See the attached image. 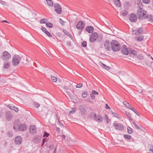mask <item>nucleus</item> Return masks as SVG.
<instances>
[{
    "mask_svg": "<svg viewBox=\"0 0 153 153\" xmlns=\"http://www.w3.org/2000/svg\"><path fill=\"white\" fill-rule=\"evenodd\" d=\"M20 123L19 120L18 119L14 121L13 124V128L15 131H17V128L19 127Z\"/></svg>",
    "mask_w": 153,
    "mask_h": 153,
    "instance_id": "obj_16",
    "label": "nucleus"
},
{
    "mask_svg": "<svg viewBox=\"0 0 153 153\" xmlns=\"http://www.w3.org/2000/svg\"><path fill=\"white\" fill-rule=\"evenodd\" d=\"M30 132V133L33 134L36 132V129L35 126L31 125L29 128Z\"/></svg>",
    "mask_w": 153,
    "mask_h": 153,
    "instance_id": "obj_18",
    "label": "nucleus"
},
{
    "mask_svg": "<svg viewBox=\"0 0 153 153\" xmlns=\"http://www.w3.org/2000/svg\"><path fill=\"white\" fill-rule=\"evenodd\" d=\"M10 66V63L8 61L5 62L4 63V68H7Z\"/></svg>",
    "mask_w": 153,
    "mask_h": 153,
    "instance_id": "obj_30",
    "label": "nucleus"
},
{
    "mask_svg": "<svg viewBox=\"0 0 153 153\" xmlns=\"http://www.w3.org/2000/svg\"><path fill=\"white\" fill-rule=\"evenodd\" d=\"M33 105L34 106L38 108L40 106V104L37 102H33Z\"/></svg>",
    "mask_w": 153,
    "mask_h": 153,
    "instance_id": "obj_34",
    "label": "nucleus"
},
{
    "mask_svg": "<svg viewBox=\"0 0 153 153\" xmlns=\"http://www.w3.org/2000/svg\"><path fill=\"white\" fill-rule=\"evenodd\" d=\"M40 20V23L41 24H45V22L44 20Z\"/></svg>",
    "mask_w": 153,
    "mask_h": 153,
    "instance_id": "obj_56",
    "label": "nucleus"
},
{
    "mask_svg": "<svg viewBox=\"0 0 153 153\" xmlns=\"http://www.w3.org/2000/svg\"><path fill=\"white\" fill-rule=\"evenodd\" d=\"M87 95V93L85 91H84L82 93V96L83 98H85L86 97Z\"/></svg>",
    "mask_w": 153,
    "mask_h": 153,
    "instance_id": "obj_39",
    "label": "nucleus"
},
{
    "mask_svg": "<svg viewBox=\"0 0 153 153\" xmlns=\"http://www.w3.org/2000/svg\"><path fill=\"white\" fill-rule=\"evenodd\" d=\"M49 134L48 133L45 132L44 134L43 135V137H46V138L48 137L49 136Z\"/></svg>",
    "mask_w": 153,
    "mask_h": 153,
    "instance_id": "obj_51",
    "label": "nucleus"
},
{
    "mask_svg": "<svg viewBox=\"0 0 153 153\" xmlns=\"http://www.w3.org/2000/svg\"><path fill=\"white\" fill-rule=\"evenodd\" d=\"M149 151H151L152 153H153V146L152 145H150L149 146Z\"/></svg>",
    "mask_w": 153,
    "mask_h": 153,
    "instance_id": "obj_40",
    "label": "nucleus"
},
{
    "mask_svg": "<svg viewBox=\"0 0 153 153\" xmlns=\"http://www.w3.org/2000/svg\"><path fill=\"white\" fill-rule=\"evenodd\" d=\"M92 91L94 92V94L98 95L99 94V93L98 92H97L94 90H92Z\"/></svg>",
    "mask_w": 153,
    "mask_h": 153,
    "instance_id": "obj_59",
    "label": "nucleus"
},
{
    "mask_svg": "<svg viewBox=\"0 0 153 153\" xmlns=\"http://www.w3.org/2000/svg\"><path fill=\"white\" fill-rule=\"evenodd\" d=\"M137 5L139 9L137 10V14L139 19H153V15L147 14V12L143 10L141 8L143 5L141 0L137 1Z\"/></svg>",
    "mask_w": 153,
    "mask_h": 153,
    "instance_id": "obj_1",
    "label": "nucleus"
},
{
    "mask_svg": "<svg viewBox=\"0 0 153 153\" xmlns=\"http://www.w3.org/2000/svg\"><path fill=\"white\" fill-rule=\"evenodd\" d=\"M132 123L134 125L135 128L137 129H140V128L139 126H138L137 124L134 121L132 122Z\"/></svg>",
    "mask_w": 153,
    "mask_h": 153,
    "instance_id": "obj_38",
    "label": "nucleus"
},
{
    "mask_svg": "<svg viewBox=\"0 0 153 153\" xmlns=\"http://www.w3.org/2000/svg\"><path fill=\"white\" fill-rule=\"evenodd\" d=\"M150 0H142V2L143 3L148 4L150 2Z\"/></svg>",
    "mask_w": 153,
    "mask_h": 153,
    "instance_id": "obj_47",
    "label": "nucleus"
},
{
    "mask_svg": "<svg viewBox=\"0 0 153 153\" xmlns=\"http://www.w3.org/2000/svg\"><path fill=\"white\" fill-rule=\"evenodd\" d=\"M51 79L54 82H56L57 81V79L56 77L51 76Z\"/></svg>",
    "mask_w": 153,
    "mask_h": 153,
    "instance_id": "obj_35",
    "label": "nucleus"
},
{
    "mask_svg": "<svg viewBox=\"0 0 153 153\" xmlns=\"http://www.w3.org/2000/svg\"><path fill=\"white\" fill-rule=\"evenodd\" d=\"M124 137L126 139L129 140L131 138V137L130 135L128 134L124 135Z\"/></svg>",
    "mask_w": 153,
    "mask_h": 153,
    "instance_id": "obj_37",
    "label": "nucleus"
},
{
    "mask_svg": "<svg viewBox=\"0 0 153 153\" xmlns=\"http://www.w3.org/2000/svg\"><path fill=\"white\" fill-rule=\"evenodd\" d=\"M59 22L62 25H64L65 22L63 21V20H59Z\"/></svg>",
    "mask_w": 153,
    "mask_h": 153,
    "instance_id": "obj_52",
    "label": "nucleus"
},
{
    "mask_svg": "<svg viewBox=\"0 0 153 153\" xmlns=\"http://www.w3.org/2000/svg\"><path fill=\"white\" fill-rule=\"evenodd\" d=\"M68 46H70L71 45V43L70 42L68 41L66 42Z\"/></svg>",
    "mask_w": 153,
    "mask_h": 153,
    "instance_id": "obj_58",
    "label": "nucleus"
},
{
    "mask_svg": "<svg viewBox=\"0 0 153 153\" xmlns=\"http://www.w3.org/2000/svg\"><path fill=\"white\" fill-rule=\"evenodd\" d=\"M21 60V58L18 55H14L13 56L12 62L13 65L16 66L18 65L20 63Z\"/></svg>",
    "mask_w": 153,
    "mask_h": 153,
    "instance_id": "obj_4",
    "label": "nucleus"
},
{
    "mask_svg": "<svg viewBox=\"0 0 153 153\" xmlns=\"http://www.w3.org/2000/svg\"><path fill=\"white\" fill-rule=\"evenodd\" d=\"M131 4L128 1H126L123 4L124 8L126 10H128L130 7Z\"/></svg>",
    "mask_w": 153,
    "mask_h": 153,
    "instance_id": "obj_21",
    "label": "nucleus"
},
{
    "mask_svg": "<svg viewBox=\"0 0 153 153\" xmlns=\"http://www.w3.org/2000/svg\"><path fill=\"white\" fill-rule=\"evenodd\" d=\"M128 54L131 56L133 57L136 55L137 54V51L132 50L130 48H129V51L128 52Z\"/></svg>",
    "mask_w": 153,
    "mask_h": 153,
    "instance_id": "obj_20",
    "label": "nucleus"
},
{
    "mask_svg": "<svg viewBox=\"0 0 153 153\" xmlns=\"http://www.w3.org/2000/svg\"><path fill=\"white\" fill-rule=\"evenodd\" d=\"M100 65L102 68L106 70H109L110 68V67L107 66L105 64H104L102 62L100 63Z\"/></svg>",
    "mask_w": 153,
    "mask_h": 153,
    "instance_id": "obj_29",
    "label": "nucleus"
},
{
    "mask_svg": "<svg viewBox=\"0 0 153 153\" xmlns=\"http://www.w3.org/2000/svg\"><path fill=\"white\" fill-rule=\"evenodd\" d=\"M63 32L67 35L71 39H73V37L72 35L66 30L63 29Z\"/></svg>",
    "mask_w": 153,
    "mask_h": 153,
    "instance_id": "obj_28",
    "label": "nucleus"
},
{
    "mask_svg": "<svg viewBox=\"0 0 153 153\" xmlns=\"http://www.w3.org/2000/svg\"><path fill=\"white\" fill-rule=\"evenodd\" d=\"M50 148L51 150H53V149H54V152L56 151V148L54 147V146L53 145H51L50 146Z\"/></svg>",
    "mask_w": 153,
    "mask_h": 153,
    "instance_id": "obj_45",
    "label": "nucleus"
},
{
    "mask_svg": "<svg viewBox=\"0 0 153 153\" xmlns=\"http://www.w3.org/2000/svg\"><path fill=\"white\" fill-rule=\"evenodd\" d=\"M27 126L25 123L21 124L19 125V127L17 128V131H23L26 130L27 128Z\"/></svg>",
    "mask_w": 153,
    "mask_h": 153,
    "instance_id": "obj_10",
    "label": "nucleus"
},
{
    "mask_svg": "<svg viewBox=\"0 0 153 153\" xmlns=\"http://www.w3.org/2000/svg\"><path fill=\"white\" fill-rule=\"evenodd\" d=\"M114 3L117 7H121V4L120 0H112Z\"/></svg>",
    "mask_w": 153,
    "mask_h": 153,
    "instance_id": "obj_26",
    "label": "nucleus"
},
{
    "mask_svg": "<svg viewBox=\"0 0 153 153\" xmlns=\"http://www.w3.org/2000/svg\"><path fill=\"white\" fill-rule=\"evenodd\" d=\"M114 128L116 130L122 131L124 129V126L120 123H117L116 124L113 123V124Z\"/></svg>",
    "mask_w": 153,
    "mask_h": 153,
    "instance_id": "obj_8",
    "label": "nucleus"
},
{
    "mask_svg": "<svg viewBox=\"0 0 153 153\" xmlns=\"http://www.w3.org/2000/svg\"><path fill=\"white\" fill-rule=\"evenodd\" d=\"M79 107L82 115L86 114L87 108L85 105L83 104L79 105Z\"/></svg>",
    "mask_w": 153,
    "mask_h": 153,
    "instance_id": "obj_7",
    "label": "nucleus"
},
{
    "mask_svg": "<svg viewBox=\"0 0 153 153\" xmlns=\"http://www.w3.org/2000/svg\"><path fill=\"white\" fill-rule=\"evenodd\" d=\"M129 48L128 49L126 45H123L122 47L121 52L123 54L125 55H127L128 54Z\"/></svg>",
    "mask_w": 153,
    "mask_h": 153,
    "instance_id": "obj_14",
    "label": "nucleus"
},
{
    "mask_svg": "<svg viewBox=\"0 0 153 153\" xmlns=\"http://www.w3.org/2000/svg\"><path fill=\"white\" fill-rule=\"evenodd\" d=\"M105 106H106L105 108L106 109H110V108L109 106L107 104H106Z\"/></svg>",
    "mask_w": 153,
    "mask_h": 153,
    "instance_id": "obj_60",
    "label": "nucleus"
},
{
    "mask_svg": "<svg viewBox=\"0 0 153 153\" xmlns=\"http://www.w3.org/2000/svg\"><path fill=\"white\" fill-rule=\"evenodd\" d=\"M47 3L48 5L51 7H53V3L52 0H46Z\"/></svg>",
    "mask_w": 153,
    "mask_h": 153,
    "instance_id": "obj_31",
    "label": "nucleus"
},
{
    "mask_svg": "<svg viewBox=\"0 0 153 153\" xmlns=\"http://www.w3.org/2000/svg\"><path fill=\"white\" fill-rule=\"evenodd\" d=\"M41 30L45 33L49 37H51L52 36V35L50 33L49 31H48L46 28L42 26L41 28Z\"/></svg>",
    "mask_w": 153,
    "mask_h": 153,
    "instance_id": "obj_22",
    "label": "nucleus"
},
{
    "mask_svg": "<svg viewBox=\"0 0 153 153\" xmlns=\"http://www.w3.org/2000/svg\"><path fill=\"white\" fill-rule=\"evenodd\" d=\"M131 110L133 111L138 116H140V115L138 113L137 111L134 108H131Z\"/></svg>",
    "mask_w": 153,
    "mask_h": 153,
    "instance_id": "obj_42",
    "label": "nucleus"
},
{
    "mask_svg": "<svg viewBox=\"0 0 153 153\" xmlns=\"http://www.w3.org/2000/svg\"><path fill=\"white\" fill-rule=\"evenodd\" d=\"M138 58L140 59H143V56L141 55H138Z\"/></svg>",
    "mask_w": 153,
    "mask_h": 153,
    "instance_id": "obj_57",
    "label": "nucleus"
},
{
    "mask_svg": "<svg viewBox=\"0 0 153 153\" xmlns=\"http://www.w3.org/2000/svg\"><path fill=\"white\" fill-rule=\"evenodd\" d=\"M137 20H129L130 21L132 22H135Z\"/></svg>",
    "mask_w": 153,
    "mask_h": 153,
    "instance_id": "obj_61",
    "label": "nucleus"
},
{
    "mask_svg": "<svg viewBox=\"0 0 153 153\" xmlns=\"http://www.w3.org/2000/svg\"><path fill=\"white\" fill-rule=\"evenodd\" d=\"M82 46L83 47H85L87 46V43L85 41H83L82 43Z\"/></svg>",
    "mask_w": 153,
    "mask_h": 153,
    "instance_id": "obj_50",
    "label": "nucleus"
},
{
    "mask_svg": "<svg viewBox=\"0 0 153 153\" xmlns=\"http://www.w3.org/2000/svg\"><path fill=\"white\" fill-rule=\"evenodd\" d=\"M56 130L58 132H59L60 131L59 128L56 127Z\"/></svg>",
    "mask_w": 153,
    "mask_h": 153,
    "instance_id": "obj_62",
    "label": "nucleus"
},
{
    "mask_svg": "<svg viewBox=\"0 0 153 153\" xmlns=\"http://www.w3.org/2000/svg\"><path fill=\"white\" fill-rule=\"evenodd\" d=\"M94 119L95 120L98 122H101L102 120V117L100 115H96L95 114L94 115Z\"/></svg>",
    "mask_w": 153,
    "mask_h": 153,
    "instance_id": "obj_17",
    "label": "nucleus"
},
{
    "mask_svg": "<svg viewBox=\"0 0 153 153\" xmlns=\"http://www.w3.org/2000/svg\"><path fill=\"white\" fill-rule=\"evenodd\" d=\"M123 104L126 107L131 110V108H134L132 107V106L126 101L123 102Z\"/></svg>",
    "mask_w": 153,
    "mask_h": 153,
    "instance_id": "obj_25",
    "label": "nucleus"
},
{
    "mask_svg": "<svg viewBox=\"0 0 153 153\" xmlns=\"http://www.w3.org/2000/svg\"><path fill=\"white\" fill-rule=\"evenodd\" d=\"M90 97L92 100H94L95 98L94 94L92 91L91 93V94Z\"/></svg>",
    "mask_w": 153,
    "mask_h": 153,
    "instance_id": "obj_43",
    "label": "nucleus"
},
{
    "mask_svg": "<svg viewBox=\"0 0 153 153\" xmlns=\"http://www.w3.org/2000/svg\"><path fill=\"white\" fill-rule=\"evenodd\" d=\"M130 17V19H137V16L134 13H131Z\"/></svg>",
    "mask_w": 153,
    "mask_h": 153,
    "instance_id": "obj_27",
    "label": "nucleus"
},
{
    "mask_svg": "<svg viewBox=\"0 0 153 153\" xmlns=\"http://www.w3.org/2000/svg\"><path fill=\"white\" fill-rule=\"evenodd\" d=\"M112 114L113 115V116L115 117H116L117 118H119V116L115 112H112Z\"/></svg>",
    "mask_w": 153,
    "mask_h": 153,
    "instance_id": "obj_44",
    "label": "nucleus"
},
{
    "mask_svg": "<svg viewBox=\"0 0 153 153\" xmlns=\"http://www.w3.org/2000/svg\"><path fill=\"white\" fill-rule=\"evenodd\" d=\"M41 137L39 136H35L33 140V142L35 143H38L41 141Z\"/></svg>",
    "mask_w": 153,
    "mask_h": 153,
    "instance_id": "obj_19",
    "label": "nucleus"
},
{
    "mask_svg": "<svg viewBox=\"0 0 153 153\" xmlns=\"http://www.w3.org/2000/svg\"><path fill=\"white\" fill-rule=\"evenodd\" d=\"M93 27L91 26H88L86 27L85 29L89 33H91L94 31Z\"/></svg>",
    "mask_w": 153,
    "mask_h": 153,
    "instance_id": "obj_24",
    "label": "nucleus"
},
{
    "mask_svg": "<svg viewBox=\"0 0 153 153\" xmlns=\"http://www.w3.org/2000/svg\"><path fill=\"white\" fill-rule=\"evenodd\" d=\"M143 32V29L141 27L133 30L132 33L134 35H138L141 34Z\"/></svg>",
    "mask_w": 153,
    "mask_h": 153,
    "instance_id": "obj_9",
    "label": "nucleus"
},
{
    "mask_svg": "<svg viewBox=\"0 0 153 153\" xmlns=\"http://www.w3.org/2000/svg\"><path fill=\"white\" fill-rule=\"evenodd\" d=\"M128 132L129 134H131L132 133V129L129 126L127 127Z\"/></svg>",
    "mask_w": 153,
    "mask_h": 153,
    "instance_id": "obj_36",
    "label": "nucleus"
},
{
    "mask_svg": "<svg viewBox=\"0 0 153 153\" xmlns=\"http://www.w3.org/2000/svg\"><path fill=\"white\" fill-rule=\"evenodd\" d=\"M121 45L117 41L113 40L111 42V48L113 51L116 52L119 51L121 48Z\"/></svg>",
    "mask_w": 153,
    "mask_h": 153,
    "instance_id": "obj_3",
    "label": "nucleus"
},
{
    "mask_svg": "<svg viewBox=\"0 0 153 153\" xmlns=\"http://www.w3.org/2000/svg\"><path fill=\"white\" fill-rule=\"evenodd\" d=\"M54 7L55 11L57 14H59L61 13L62 12V9L59 4L58 3L55 4Z\"/></svg>",
    "mask_w": 153,
    "mask_h": 153,
    "instance_id": "obj_13",
    "label": "nucleus"
},
{
    "mask_svg": "<svg viewBox=\"0 0 153 153\" xmlns=\"http://www.w3.org/2000/svg\"><path fill=\"white\" fill-rule=\"evenodd\" d=\"M111 42L109 40H106L104 42V46L105 49L108 51L111 50Z\"/></svg>",
    "mask_w": 153,
    "mask_h": 153,
    "instance_id": "obj_11",
    "label": "nucleus"
},
{
    "mask_svg": "<svg viewBox=\"0 0 153 153\" xmlns=\"http://www.w3.org/2000/svg\"><path fill=\"white\" fill-rule=\"evenodd\" d=\"M75 112V111L74 108H72V110L69 112V113L73 114Z\"/></svg>",
    "mask_w": 153,
    "mask_h": 153,
    "instance_id": "obj_53",
    "label": "nucleus"
},
{
    "mask_svg": "<svg viewBox=\"0 0 153 153\" xmlns=\"http://www.w3.org/2000/svg\"><path fill=\"white\" fill-rule=\"evenodd\" d=\"M44 140H42V144L41 145V146H43L44 145L45 143V141H44Z\"/></svg>",
    "mask_w": 153,
    "mask_h": 153,
    "instance_id": "obj_64",
    "label": "nucleus"
},
{
    "mask_svg": "<svg viewBox=\"0 0 153 153\" xmlns=\"http://www.w3.org/2000/svg\"><path fill=\"white\" fill-rule=\"evenodd\" d=\"M85 26L84 23L82 21H79L77 24L76 25V28L79 30H80L78 32V33L80 35L82 32L83 29Z\"/></svg>",
    "mask_w": 153,
    "mask_h": 153,
    "instance_id": "obj_5",
    "label": "nucleus"
},
{
    "mask_svg": "<svg viewBox=\"0 0 153 153\" xmlns=\"http://www.w3.org/2000/svg\"><path fill=\"white\" fill-rule=\"evenodd\" d=\"M14 108V110L16 112H17L19 111V109L18 108L15 107L14 106H13Z\"/></svg>",
    "mask_w": 153,
    "mask_h": 153,
    "instance_id": "obj_54",
    "label": "nucleus"
},
{
    "mask_svg": "<svg viewBox=\"0 0 153 153\" xmlns=\"http://www.w3.org/2000/svg\"><path fill=\"white\" fill-rule=\"evenodd\" d=\"M135 39L137 41H141L143 40L144 36L142 35H137L135 37Z\"/></svg>",
    "mask_w": 153,
    "mask_h": 153,
    "instance_id": "obj_23",
    "label": "nucleus"
},
{
    "mask_svg": "<svg viewBox=\"0 0 153 153\" xmlns=\"http://www.w3.org/2000/svg\"><path fill=\"white\" fill-rule=\"evenodd\" d=\"M5 117L8 121H10L12 119L13 115L10 111H8L6 113Z\"/></svg>",
    "mask_w": 153,
    "mask_h": 153,
    "instance_id": "obj_15",
    "label": "nucleus"
},
{
    "mask_svg": "<svg viewBox=\"0 0 153 153\" xmlns=\"http://www.w3.org/2000/svg\"><path fill=\"white\" fill-rule=\"evenodd\" d=\"M102 39L101 35H99L96 32H94L90 35L89 38V41L91 43H93L95 41L97 42H101Z\"/></svg>",
    "mask_w": 153,
    "mask_h": 153,
    "instance_id": "obj_2",
    "label": "nucleus"
},
{
    "mask_svg": "<svg viewBox=\"0 0 153 153\" xmlns=\"http://www.w3.org/2000/svg\"><path fill=\"white\" fill-rule=\"evenodd\" d=\"M83 86V84L82 83H80L78 84L76 86V88H80L82 87Z\"/></svg>",
    "mask_w": 153,
    "mask_h": 153,
    "instance_id": "obj_46",
    "label": "nucleus"
},
{
    "mask_svg": "<svg viewBox=\"0 0 153 153\" xmlns=\"http://www.w3.org/2000/svg\"><path fill=\"white\" fill-rule=\"evenodd\" d=\"M123 16H126L128 14V12L126 10H123L121 12Z\"/></svg>",
    "mask_w": 153,
    "mask_h": 153,
    "instance_id": "obj_32",
    "label": "nucleus"
},
{
    "mask_svg": "<svg viewBox=\"0 0 153 153\" xmlns=\"http://www.w3.org/2000/svg\"><path fill=\"white\" fill-rule=\"evenodd\" d=\"M56 119L58 120V121L59 122V124L60 125V126H64L61 123L59 122V120L58 119V117L57 115L56 116Z\"/></svg>",
    "mask_w": 153,
    "mask_h": 153,
    "instance_id": "obj_49",
    "label": "nucleus"
},
{
    "mask_svg": "<svg viewBox=\"0 0 153 153\" xmlns=\"http://www.w3.org/2000/svg\"><path fill=\"white\" fill-rule=\"evenodd\" d=\"M7 135L9 137H11L13 136V133L11 131H8L7 133Z\"/></svg>",
    "mask_w": 153,
    "mask_h": 153,
    "instance_id": "obj_41",
    "label": "nucleus"
},
{
    "mask_svg": "<svg viewBox=\"0 0 153 153\" xmlns=\"http://www.w3.org/2000/svg\"><path fill=\"white\" fill-rule=\"evenodd\" d=\"M0 2L1 3L3 4H4L5 2L4 1H2L0 0Z\"/></svg>",
    "mask_w": 153,
    "mask_h": 153,
    "instance_id": "obj_63",
    "label": "nucleus"
},
{
    "mask_svg": "<svg viewBox=\"0 0 153 153\" xmlns=\"http://www.w3.org/2000/svg\"><path fill=\"white\" fill-rule=\"evenodd\" d=\"M105 116L106 117V120H107V123H108L109 122L108 120H109V119L108 117V116L106 114H105Z\"/></svg>",
    "mask_w": 153,
    "mask_h": 153,
    "instance_id": "obj_55",
    "label": "nucleus"
},
{
    "mask_svg": "<svg viewBox=\"0 0 153 153\" xmlns=\"http://www.w3.org/2000/svg\"><path fill=\"white\" fill-rule=\"evenodd\" d=\"M22 143V138L19 136L16 137L15 138L14 143L16 145H20Z\"/></svg>",
    "mask_w": 153,
    "mask_h": 153,
    "instance_id": "obj_12",
    "label": "nucleus"
},
{
    "mask_svg": "<svg viewBox=\"0 0 153 153\" xmlns=\"http://www.w3.org/2000/svg\"><path fill=\"white\" fill-rule=\"evenodd\" d=\"M45 24L46 26L49 28H52L53 27V24L51 23L47 22Z\"/></svg>",
    "mask_w": 153,
    "mask_h": 153,
    "instance_id": "obj_33",
    "label": "nucleus"
},
{
    "mask_svg": "<svg viewBox=\"0 0 153 153\" xmlns=\"http://www.w3.org/2000/svg\"><path fill=\"white\" fill-rule=\"evenodd\" d=\"M3 55L0 57L1 59L5 60L9 59L11 57V55L7 51H4L2 53Z\"/></svg>",
    "mask_w": 153,
    "mask_h": 153,
    "instance_id": "obj_6",
    "label": "nucleus"
},
{
    "mask_svg": "<svg viewBox=\"0 0 153 153\" xmlns=\"http://www.w3.org/2000/svg\"><path fill=\"white\" fill-rule=\"evenodd\" d=\"M125 113L126 114V115L128 117V118H130V117H131V114L128 112L126 111Z\"/></svg>",
    "mask_w": 153,
    "mask_h": 153,
    "instance_id": "obj_48",
    "label": "nucleus"
}]
</instances>
